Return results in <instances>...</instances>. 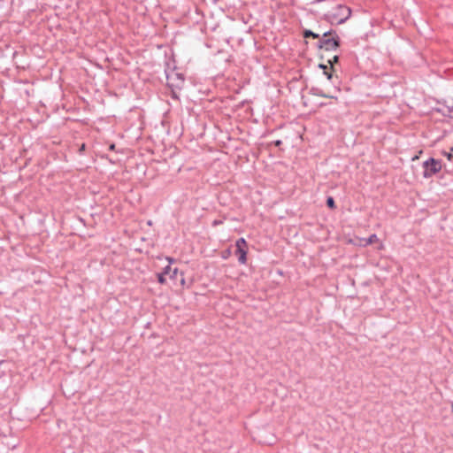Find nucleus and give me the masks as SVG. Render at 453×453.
<instances>
[{
    "label": "nucleus",
    "mask_w": 453,
    "mask_h": 453,
    "mask_svg": "<svg viewBox=\"0 0 453 453\" xmlns=\"http://www.w3.org/2000/svg\"><path fill=\"white\" fill-rule=\"evenodd\" d=\"M340 45V39L337 35L336 32L334 30H330L325 32L323 36L319 38L318 46L320 49H324L326 50H336Z\"/></svg>",
    "instance_id": "obj_1"
},
{
    "label": "nucleus",
    "mask_w": 453,
    "mask_h": 453,
    "mask_svg": "<svg viewBox=\"0 0 453 453\" xmlns=\"http://www.w3.org/2000/svg\"><path fill=\"white\" fill-rule=\"evenodd\" d=\"M350 14L351 11L349 7L345 5H338L333 13L332 22L342 24L350 17Z\"/></svg>",
    "instance_id": "obj_2"
},
{
    "label": "nucleus",
    "mask_w": 453,
    "mask_h": 453,
    "mask_svg": "<svg viewBox=\"0 0 453 453\" xmlns=\"http://www.w3.org/2000/svg\"><path fill=\"white\" fill-rule=\"evenodd\" d=\"M424 176L426 178L431 177L441 169V163L434 158H429L423 163Z\"/></svg>",
    "instance_id": "obj_3"
},
{
    "label": "nucleus",
    "mask_w": 453,
    "mask_h": 453,
    "mask_svg": "<svg viewBox=\"0 0 453 453\" xmlns=\"http://www.w3.org/2000/svg\"><path fill=\"white\" fill-rule=\"evenodd\" d=\"M233 248L234 255H247L248 253L247 243L243 238L238 239ZM223 253V255H231L232 247H228Z\"/></svg>",
    "instance_id": "obj_4"
},
{
    "label": "nucleus",
    "mask_w": 453,
    "mask_h": 453,
    "mask_svg": "<svg viewBox=\"0 0 453 453\" xmlns=\"http://www.w3.org/2000/svg\"><path fill=\"white\" fill-rule=\"evenodd\" d=\"M167 82L170 87L180 88L184 83V78L182 74L173 73L171 75H167Z\"/></svg>",
    "instance_id": "obj_5"
},
{
    "label": "nucleus",
    "mask_w": 453,
    "mask_h": 453,
    "mask_svg": "<svg viewBox=\"0 0 453 453\" xmlns=\"http://www.w3.org/2000/svg\"><path fill=\"white\" fill-rule=\"evenodd\" d=\"M167 82L170 87L180 88L184 83V78L182 74L173 73L171 75H167Z\"/></svg>",
    "instance_id": "obj_6"
},
{
    "label": "nucleus",
    "mask_w": 453,
    "mask_h": 453,
    "mask_svg": "<svg viewBox=\"0 0 453 453\" xmlns=\"http://www.w3.org/2000/svg\"><path fill=\"white\" fill-rule=\"evenodd\" d=\"M177 271H178L177 268L172 269L170 265L165 266L164 273L159 274V276H158V281L160 283H164L165 282L164 274H170L171 273H173V274L175 275L177 273Z\"/></svg>",
    "instance_id": "obj_7"
},
{
    "label": "nucleus",
    "mask_w": 453,
    "mask_h": 453,
    "mask_svg": "<svg viewBox=\"0 0 453 453\" xmlns=\"http://www.w3.org/2000/svg\"><path fill=\"white\" fill-rule=\"evenodd\" d=\"M377 241H378L377 235L376 234H372V235L369 236V238L365 240L364 245L372 244V243H373V242H375Z\"/></svg>",
    "instance_id": "obj_8"
},
{
    "label": "nucleus",
    "mask_w": 453,
    "mask_h": 453,
    "mask_svg": "<svg viewBox=\"0 0 453 453\" xmlns=\"http://www.w3.org/2000/svg\"><path fill=\"white\" fill-rule=\"evenodd\" d=\"M303 36L305 38H308V37L319 38V35L312 32L311 30H305L303 32Z\"/></svg>",
    "instance_id": "obj_9"
},
{
    "label": "nucleus",
    "mask_w": 453,
    "mask_h": 453,
    "mask_svg": "<svg viewBox=\"0 0 453 453\" xmlns=\"http://www.w3.org/2000/svg\"><path fill=\"white\" fill-rule=\"evenodd\" d=\"M326 205L331 208V209H334L335 208V203H334V200L332 196H329L327 197L326 199Z\"/></svg>",
    "instance_id": "obj_10"
},
{
    "label": "nucleus",
    "mask_w": 453,
    "mask_h": 453,
    "mask_svg": "<svg viewBox=\"0 0 453 453\" xmlns=\"http://www.w3.org/2000/svg\"><path fill=\"white\" fill-rule=\"evenodd\" d=\"M238 258L241 264H245L247 262V257H238Z\"/></svg>",
    "instance_id": "obj_11"
},
{
    "label": "nucleus",
    "mask_w": 453,
    "mask_h": 453,
    "mask_svg": "<svg viewBox=\"0 0 453 453\" xmlns=\"http://www.w3.org/2000/svg\"><path fill=\"white\" fill-rule=\"evenodd\" d=\"M339 60L338 56H334L332 60L329 61V63L332 65L333 63H336Z\"/></svg>",
    "instance_id": "obj_12"
},
{
    "label": "nucleus",
    "mask_w": 453,
    "mask_h": 453,
    "mask_svg": "<svg viewBox=\"0 0 453 453\" xmlns=\"http://www.w3.org/2000/svg\"><path fill=\"white\" fill-rule=\"evenodd\" d=\"M324 73L326 75L328 80H330L332 78V73H328L327 71L325 70Z\"/></svg>",
    "instance_id": "obj_13"
},
{
    "label": "nucleus",
    "mask_w": 453,
    "mask_h": 453,
    "mask_svg": "<svg viewBox=\"0 0 453 453\" xmlns=\"http://www.w3.org/2000/svg\"><path fill=\"white\" fill-rule=\"evenodd\" d=\"M172 94L173 98H178L176 92L174 90L172 91Z\"/></svg>",
    "instance_id": "obj_14"
},
{
    "label": "nucleus",
    "mask_w": 453,
    "mask_h": 453,
    "mask_svg": "<svg viewBox=\"0 0 453 453\" xmlns=\"http://www.w3.org/2000/svg\"><path fill=\"white\" fill-rule=\"evenodd\" d=\"M165 258L168 260V262H169L170 264H172V263H173V259H172L170 257H165Z\"/></svg>",
    "instance_id": "obj_15"
},
{
    "label": "nucleus",
    "mask_w": 453,
    "mask_h": 453,
    "mask_svg": "<svg viewBox=\"0 0 453 453\" xmlns=\"http://www.w3.org/2000/svg\"><path fill=\"white\" fill-rule=\"evenodd\" d=\"M445 155L448 157L449 159H450L452 157V155L450 153H445Z\"/></svg>",
    "instance_id": "obj_16"
},
{
    "label": "nucleus",
    "mask_w": 453,
    "mask_h": 453,
    "mask_svg": "<svg viewBox=\"0 0 453 453\" xmlns=\"http://www.w3.org/2000/svg\"><path fill=\"white\" fill-rule=\"evenodd\" d=\"M319 67H321V69H324V70H326V65H319Z\"/></svg>",
    "instance_id": "obj_17"
},
{
    "label": "nucleus",
    "mask_w": 453,
    "mask_h": 453,
    "mask_svg": "<svg viewBox=\"0 0 453 453\" xmlns=\"http://www.w3.org/2000/svg\"><path fill=\"white\" fill-rule=\"evenodd\" d=\"M275 144H276L277 146L280 145V144H281V141H276V142H275Z\"/></svg>",
    "instance_id": "obj_18"
},
{
    "label": "nucleus",
    "mask_w": 453,
    "mask_h": 453,
    "mask_svg": "<svg viewBox=\"0 0 453 453\" xmlns=\"http://www.w3.org/2000/svg\"><path fill=\"white\" fill-rule=\"evenodd\" d=\"M320 96H321L322 97H325V98L329 97L328 96H326V95H325V94H321Z\"/></svg>",
    "instance_id": "obj_19"
},
{
    "label": "nucleus",
    "mask_w": 453,
    "mask_h": 453,
    "mask_svg": "<svg viewBox=\"0 0 453 453\" xmlns=\"http://www.w3.org/2000/svg\"><path fill=\"white\" fill-rule=\"evenodd\" d=\"M114 148H115V145H114V144H111V145L110 146V149H111V150H114Z\"/></svg>",
    "instance_id": "obj_20"
}]
</instances>
